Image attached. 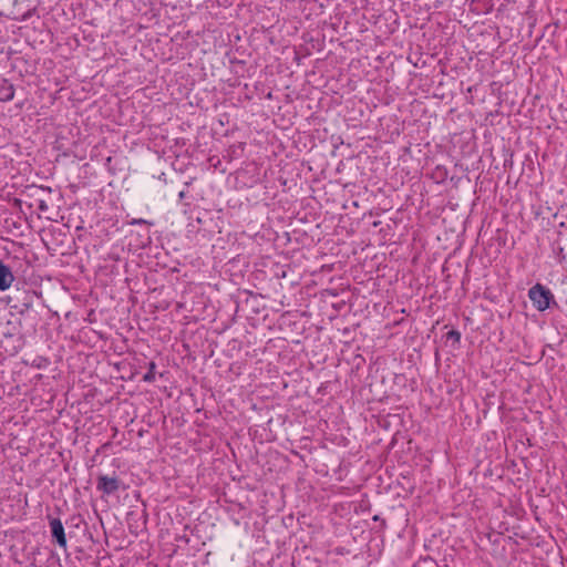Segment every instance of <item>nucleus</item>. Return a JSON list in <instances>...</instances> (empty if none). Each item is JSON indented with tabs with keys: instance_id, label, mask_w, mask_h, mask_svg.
<instances>
[{
	"instance_id": "obj_13",
	"label": "nucleus",
	"mask_w": 567,
	"mask_h": 567,
	"mask_svg": "<svg viewBox=\"0 0 567 567\" xmlns=\"http://www.w3.org/2000/svg\"><path fill=\"white\" fill-rule=\"evenodd\" d=\"M45 208H47L45 204H44L43 202H41V204H40V209H42V210H43V209H45Z\"/></svg>"
},
{
	"instance_id": "obj_7",
	"label": "nucleus",
	"mask_w": 567,
	"mask_h": 567,
	"mask_svg": "<svg viewBox=\"0 0 567 567\" xmlns=\"http://www.w3.org/2000/svg\"><path fill=\"white\" fill-rule=\"evenodd\" d=\"M125 489V484L117 477H109V495L115 491Z\"/></svg>"
},
{
	"instance_id": "obj_12",
	"label": "nucleus",
	"mask_w": 567,
	"mask_h": 567,
	"mask_svg": "<svg viewBox=\"0 0 567 567\" xmlns=\"http://www.w3.org/2000/svg\"><path fill=\"white\" fill-rule=\"evenodd\" d=\"M131 224H132V225H142V224H145V225H150V226H153V225H154V223H153V221H150V220H146V219H142V218H140V219H133V220L131 221Z\"/></svg>"
},
{
	"instance_id": "obj_3",
	"label": "nucleus",
	"mask_w": 567,
	"mask_h": 567,
	"mask_svg": "<svg viewBox=\"0 0 567 567\" xmlns=\"http://www.w3.org/2000/svg\"><path fill=\"white\" fill-rule=\"evenodd\" d=\"M110 367L112 368L111 370H109L110 379L125 380L126 378H131L132 375L130 365L125 361H109V368Z\"/></svg>"
},
{
	"instance_id": "obj_4",
	"label": "nucleus",
	"mask_w": 567,
	"mask_h": 567,
	"mask_svg": "<svg viewBox=\"0 0 567 567\" xmlns=\"http://www.w3.org/2000/svg\"><path fill=\"white\" fill-rule=\"evenodd\" d=\"M14 281V276L10 267L0 259V290H8Z\"/></svg>"
},
{
	"instance_id": "obj_6",
	"label": "nucleus",
	"mask_w": 567,
	"mask_h": 567,
	"mask_svg": "<svg viewBox=\"0 0 567 567\" xmlns=\"http://www.w3.org/2000/svg\"><path fill=\"white\" fill-rule=\"evenodd\" d=\"M14 97V86L7 79L0 78V102H9Z\"/></svg>"
},
{
	"instance_id": "obj_10",
	"label": "nucleus",
	"mask_w": 567,
	"mask_h": 567,
	"mask_svg": "<svg viewBox=\"0 0 567 567\" xmlns=\"http://www.w3.org/2000/svg\"><path fill=\"white\" fill-rule=\"evenodd\" d=\"M446 338L447 340H453L454 342H457L460 343L461 341V332L457 331V330H450L447 333H446Z\"/></svg>"
},
{
	"instance_id": "obj_1",
	"label": "nucleus",
	"mask_w": 567,
	"mask_h": 567,
	"mask_svg": "<svg viewBox=\"0 0 567 567\" xmlns=\"http://www.w3.org/2000/svg\"><path fill=\"white\" fill-rule=\"evenodd\" d=\"M528 297L538 311L547 310L551 305H557L553 292L542 284L534 285L528 290Z\"/></svg>"
},
{
	"instance_id": "obj_2",
	"label": "nucleus",
	"mask_w": 567,
	"mask_h": 567,
	"mask_svg": "<svg viewBox=\"0 0 567 567\" xmlns=\"http://www.w3.org/2000/svg\"><path fill=\"white\" fill-rule=\"evenodd\" d=\"M551 250L559 264L567 259V230L557 231L556 238L551 241Z\"/></svg>"
},
{
	"instance_id": "obj_9",
	"label": "nucleus",
	"mask_w": 567,
	"mask_h": 567,
	"mask_svg": "<svg viewBox=\"0 0 567 567\" xmlns=\"http://www.w3.org/2000/svg\"><path fill=\"white\" fill-rule=\"evenodd\" d=\"M115 262H116V264H115V265H113V266L111 267V269L109 268V275H110V274H116V275H120V269H121V268H125V267H126V264H125V262H123V261H121L120 259H116V260H115Z\"/></svg>"
},
{
	"instance_id": "obj_8",
	"label": "nucleus",
	"mask_w": 567,
	"mask_h": 567,
	"mask_svg": "<svg viewBox=\"0 0 567 567\" xmlns=\"http://www.w3.org/2000/svg\"><path fill=\"white\" fill-rule=\"evenodd\" d=\"M155 368L156 364L154 362H150L148 371L143 375V381L153 382L155 380Z\"/></svg>"
},
{
	"instance_id": "obj_5",
	"label": "nucleus",
	"mask_w": 567,
	"mask_h": 567,
	"mask_svg": "<svg viewBox=\"0 0 567 567\" xmlns=\"http://www.w3.org/2000/svg\"><path fill=\"white\" fill-rule=\"evenodd\" d=\"M52 536L56 539V543L61 547L66 546V538L64 534V527L59 518H53L50 522Z\"/></svg>"
},
{
	"instance_id": "obj_11",
	"label": "nucleus",
	"mask_w": 567,
	"mask_h": 567,
	"mask_svg": "<svg viewBox=\"0 0 567 567\" xmlns=\"http://www.w3.org/2000/svg\"><path fill=\"white\" fill-rule=\"evenodd\" d=\"M97 488H99L102 493H106V476H101V477L99 478Z\"/></svg>"
}]
</instances>
